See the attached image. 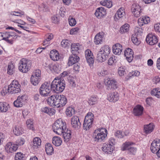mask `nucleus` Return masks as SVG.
Returning <instances> with one entry per match:
<instances>
[{"mask_svg": "<svg viewBox=\"0 0 160 160\" xmlns=\"http://www.w3.org/2000/svg\"><path fill=\"white\" fill-rule=\"evenodd\" d=\"M65 82L64 80L56 78L51 84L52 90L56 93L62 92L65 87Z\"/></svg>", "mask_w": 160, "mask_h": 160, "instance_id": "f257e3e1", "label": "nucleus"}, {"mask_svg": "<svg viewBox=\"0 0 160 160\" xmlns=\"http://www.w3.org/2000/svg\"><path fill=\"white\" fill-rule=\"evenodd\" d=\"M107 131L105 128H99L95 130L93 134L94 140L98 142L103 141L107 136Z\"/></svg>", "mask_w": 160, "mask_h": 160, "instance_id": "f03ea898", "label": "nucleus"}, {"mask_svg": "<svg viewBox=\"0 0 160 160\" xmlns=\"http://www.w3.org/2000/svg\"><path fill=\"white\" fill-rule=\"evenodd\" d=\"M66 124L61 119H59L56 121L52 126L53 132L56 134L61 135L62 132L66 129Z\"/></svg>", "mask_w": 160, "mask_h": 160, "instance_id": "7ed1b4c3", "label": "nucleus"}, {"mask_svg": "<svg viewBox=\"0 0 160 160\" xmlns=\"http://www.w3.org/2000/svg\"><path fill=\"white\" fill-rule=\"evenodd\" d=\"M32 65L31 61L25 58L22 59L19 62V69L23 73H26L30 70Z\"/></svg>", "mask_w": 160, "mask_h": 160, "instance_id": "20e7f679", "label": "nucleus"}, {"mask_svg": "<svg viewBox=\"0 0 160 160\" xmlns=\"http://www.w3.org/2000/svg\"><path fill=\"white\" fill-rule=\"evenodd\" d=\"M94 115L91 112H88L85 116L83 124L84 130H87L91 127L93 120Z\"/></svg>", "mask_w": 160, "mask_h": 160, "instance_id": "39448f33", "label": "nucleus"}, {"mask_svg": "<svg viewBox=\"0 0 160 160\" xmlns=\"http://www.w3.org/2000/svg\"><path fill=\"white\" fill-rule=\"evenodd\" d=\"M50 82H45L42 84L39 89L40 94L42 96L46 97L49 95V93L52 89Z\"/></svg>", "mask_w": 160, "mask_h": 160, "instance_id": "423d86ee", "label": "nucleus"}, {"mask_svg": "<svg viewBox=\"0 0 160 160\" xmlns=\"http://www.w3.org/2000/svg\"><path fill=\"white\" fill-rule=\"evenodd\" d=\"M21 85L16 80H13L10 84L8 85V91L11 93H16L21 91L20 87Z\"/></svg>", "mask_w": 160, "mask_h": 160, "instance_id": "0eeeda50", "label": "nucleus"}, {"mask_svg": "<svg viewBox=\"0 0 160 160\" xmlns=\"http://www.w3.org/2000/svg\"><path fill=\"white\" fill-rule=\"evenodd\" d=\"M59 95H53L47 99L48 103L51 106H54L57 108L59 107Z\"/></svg>", "mask_w": 160, "mask_h": 160, "instance_id": "6e6552de", "label": "nucleus"}, {"mask_svg": "<svg viewBox=\"0 0 160 160\" xmlns=\"http://www.w3.org/2000/svg\"><path fill=\"white\" fill-rule=\"evenodd\" d=\"M2 39L10 43H12L13 39L16 37L13 32H5L2 33Z\"/></svg>", "mask_w": 160, "mask_h": 160, "instance_id": "1a4fd4ad", "label": "nucleus"}, {"mask_svg": "<svg viewBox=\"0 0 160 160\" xmlns=\"http://www.w3.org/2000/svg\"><path fill=\"white\" fill-rule=\"evenodd\" d=\"M26 96L22 95L18 97L17 99L13 103L14 106L16 107H20L23 106L26 99Z\"/></svg>", "mask_w": 160, "mask_h": 160, "instance_id": "9d476101", "label": "nucleus"}, {"mask_svg": "<svg viewBox=\"0 0 160 160\" xmlns=\"http://www.w3.org/2000/svg\"><path fill=\"white\" fill-rule=\"evenodd\" d=\"M146 41L150 45H153L157 43L158 38L156 36L149 33L146 37Z\"/></svg>", "mask_w": 160, "mask_h": 160, "instance_id": "9b49d317", "label": "nucleus"}, {"mask_svg": "<svg viewBox=\"0 0 160 160\" xmlns=\"http://www.w3.org/2000/svg\"><path fill=\"white\" fill-rule=\"evenodd\" d=\"M18 148L17 144H12L9 142L7 143L5 146V150L8 153H12L16 151Z\"/></svg>", "mask_w": 160, "mask_h": 160, "instance_id": "f8f14e48", "label": "nucleus"}, {"mask_svg": "<svg viewBox=\"0 0 160 160\" xmlns=\"http://www.w3.org/2000/svg\"><path fill=\"white\" fill-rule=\"evenodd\" d=\"M160 148V139H156L151 144L150 149L153 153H156L158 150Z\"/></svg>", "mask_w": 160, "mask_h": 160, "instance_id": "ddd939ff", "label": "nucleus"}, {"mask_svg": "<svg viewBox=\"0 0 160 160\" xmlns=\"http://www.w3.org/2000/svg\"><path fill=\"white\" fill-rule=\"evenodd\" d=\"M71 124L72 127L73 128L76 129L79 128L81 124L78 117L77 116L72 117L71 119Z\"/></svg>", "mask_w": 160, "mask_h": 160, "instance_id": "4468645a", "label": "nucleus"}, {"mask_svg": "<svg viewBox=\"0 0 160 160\" xmlns=\"http://www.w3.org/2000/svg\"><path fill=\"white\" fill-rule=\"evenodd\" d=\"M76 54L73 53L70 56L68 63V66H72L79 61L80 58Z\"/></svg>", "mask_w": 160, "mask_h": 160, "instance_id": "2eb2a0df", "label": "nucleus"}, {"mask_svg": "<svg viewBox=\"0 0 160 160\" xmlns=\"http://www.w3.org/2000/svg\"><path fill=\"white\" fill-rule=\"evenodd\" d=\"M143 108L140 105H137L133 110V113L135 116H139L142 115Z\"/></svg>", "mask_w": 160, "mask_h": 160, "instance_id": "dca6fc26", "label": "nucleus"}, {"mask_svg": "<svg viewBox=\"0 0 160 160\" xmlns=\"http://www.w3.org/2000/svg\"><path fill=\"white\" fill-rule=\"evenodd\" d=\"M133 52L130 48H127L124 52V55L126 57L127 60L130 62H131L133 58Z\"/></svg>", "mask_w": 160, "mask_h": 160, "instance_id": "f3484780", "label": "nucleus"}, {"mask_svg": "<svg viewBox=\"0 0 160 160\" xmlns=\"http://www.w3.org/2000/svg\"><path fill=\"white\" fill-rule=\"evenodd\" d=\"M122 47L119 43L115 44L112 47V51L113 53L116 55H119L122 52Z\"/></svg>", "mask_w": 160, "mask_h": 160, "instance_id": "a211bd4d", "label": "nucleus"}, {"mask_svg": "<svg viewBox=\"0 0 160 160\" xmlns=\"http://www.w3.org/2000/svg\"><path fill=\"white\" fill-rule=\"evenodd\" d=\"M108 98L110 102H115L119 99V94L117 92H113L109 93Z\"/></svg>", "mask_w": 160, "mask_h": 160, "instance_id": "6ab92c4d", "label": "nucleus"}, {"mask_svg": "<svg viewBox=\"0 0 160 160\" xmlns=\"http://www.w3.org/2000/svg\"><path fill=\"white\" fill-rule=\"evenodd\" d=\"M104 33L103 32H99L95 37L94 42L97 45L101 43L104 38Z\"/></svg>", "mask_w": 160, "mask_h": 160, "instance_id": "aec40b11", "label": "nucleus"}, {"mask_svg": "<svg viewBox=\"0 0 160 160\" xmlns=\"http://www.w3.org/2000/svg\"><path fill=\"white\" fill-rule=\"evenodd\" d=\"M102 149L106 153L111 154L114 150V148L112 146L105 144H103Z\"/></svg>", "mask_w": 160, "mask_h": 160, "instance_id": "412c9836", "label": "nucleus"}, {"mask_svg": "<svg viewBox=\"0 0 160 160\" xmlns=\"http://www.w3.org/2000/svg\"><path fill=\"white\" fill-rule=\"evenodd\" d=\"M150 22V18L146 16L142 17L138 20V23L139 26H142L144 24H147Z\"/></svg>", "mask_w": 160, "mask_h": 160, "instance_id": "4be33fe9", "label": "nucleus"}, {"mask_svg": "<svg viewBox=\"0 0 160 160\" xmlns=\"http://www.w3.org/2000/svg\"><path fill=\"white\" fill-rule=\"evenodd\" d=\"M50 57L54 61H57L59 58V53L56 50H52L50 51Z\"/></svg>", "mask_w": 160, "mask_h": 160, "instance_id": "5701e85b", "label": "nucleus"}, {"mask_svg": "<svg viewBox=\"0 0 160 160\" xmlns=\"http://www.w3.org/2000/svg\"><path fill=\"white\" fill-rule=\"evenodd\" d=\"M108 57L104 54L103 53L100 52V51H99L97 54V59L98 62H102L107 59Z\"/></svg>", "mask_w": 160, "mask_h": 160, "instance_id": "b1692460", "label": "nucleus"}, {"mask_svg": "<svg viewBox=\"0 0 160 160\" xmlns=\"http://www.w3.org/2000/svg\"><path fill=\"white\" fill-rule=\"evenodd\" d=\"M71 131L67 128L65 129V130L62 132V134L61 135H62L64 141H68L69 139L71 138Z\"/></svg>", "mask_w": 160, "mask_h": 160, "instance_id": "393cba45", "label": "nucleus"}, {"mask_svg": "<svg viewBox=\"0 0 160 160\" xmlns=\"http://www.w3.org/2000/svg\"><path fill=\"white\" fill-rule=\"evenodd\" d=\"M80 46L79 43L72 44L71 45V51L72 54L78 53Z\"/></svg>", "mask_w": 160, "mask_h": 160, "instance_id": "a878e982", "label": "nucleus"}, {"mask_svg": "<svg viewBox=\"0 0 160 160\" xmlns=\"http://www.w3.org/2000/svg\"><path fill=\"white\" fill-rule=\"evenodd\" d=\"M41 141L40 138L36 137L33 139V143L32 144V147L34 149L38 148L41 145Z\"/></svg>", "mask_w": 160, "mask_h": 160, "instance_id": "bb28decb", "label": "nucleus"}, {"mask_svg": "<svg viewBox=\"0 0 160 160\" xmlns=\"http://www.w3.org/2000/svg\"><path fill=\"white\" fill-rule=\"evenodd\" d=\"M99 51L108 56L110 52V49L108 46L105 45L102 47Z\"/></svg>", "mask_w": 160, "mask_h": 160, "instance_id": "cd10ccee", "label": "nucleus"}, {"mask_svg": "<svg viewBox=\"0 0 160 160\" xmlns=\"http://www.w3.org/2000/svg\"><path fill=\"white\" fill-rule=\"evenodd\" d=\"M9 105L7 103L3 102H0V112H6L8 110Z\"/></svg>", "mask_w": 160, "mask_h": 160, "instance_id": "c85d7f7f", "label": "nucleus"}, {"mask_svg": "<svg viewBox=\"0 0 160 160\" xmlns=\"http://www.w3.org/2000/svg\"><path fill=\"white\" fill-rule=\"evenodd\" d=\"M45 150L47 154L48 155H51L53 153V149L50 143H47L45 145Z\"/></svg>", "mask_w": 160, "mask_h": 160, "instance_id": "c756f323", "label": "nucleus"}, {"mask_svg": "<svg viewBox=\"0 0 160 160\" xmlns=\"http://www.w3.org/2000/svg\"><path fill=\"white\" fill-rule=\"evenodd\" d=\"M59 107L64 106L67 102V99L64 95H59Z\"/></svg>", "mask_w": 160, "mask_h": 160, "instance_id": "7c9ffc66", "label": "nucleus"}, {"mask_svg": "<svg viewBox=\"0 0 160 160\" xmlns=\"http://www.w3.org/2000/svg\"><path fill=\"white\" fill-rule=\"evenodd\" d=\"M13 132L15 135L18 136L22 133L23 132V129L20 126H16L13 129Z\"/></svg>", "mask_w": 160, "mask_h": 160, "instance_id": "2f4dec72", "label": "nucleus"}, {"mask_svg": "<svg viewBox=\"0 0 160 160\" xmlns=\"http://www.w3.org/2000/svg\"><path fill=\"white\" fill-rule=\"evenodd\" d=\"M144 128L145 133L148 134L152 131L153 129V125L152 124L150 123L149 124L145 125Z\"/></svg>", "mask_w": 160, "mask_h": 160, "instance_id": "473e14b6", "label": "nucleus"}, {"mask_svg": "<svg viewBox=\"0 0 160 160\" xmlns=\"http://www.w3.org/2000/svg\"><path fill=\"white\" fill-rule=\"evenodd\" d=\"M52 142L56 146H60L62 142V140L60 138L58 137H54L52 138Z\"/></svg>", "mask_w": 160, "mask_h": 160, "instance_id": "72a5a7b5", "label": "nucleus"}, {"mask_svg": "<svg viewBox=\"0 0 160 160\" xmlns=\"http://www.w3.org/2000/svg\"><path fill=\"white\" fill-rule=\"evenodd\" d=\"M107 83L109 85V87L111 88L115 89L117 88V82L115 80H109L107 82Z\"/></svg>", "mask_w": 160, "mask_h": 160, "instance_id": "f704fd0d", "label": "nucleus"}, {"mask_svg": "<svg viewBox=\"0 0 160 160\" xmlns=\"http://www.w3.org/2000/svg\"><path fill=\"white\" fill-rule=\"evenodd\" d=\"M41 79V78H37L33 76H32L30 78V80L31 83L33 85L36 86L39 84Z\"/></svg>", "mask_w": 160, "mask_h": 160, "instance_id": "c9c22d12", "label": "nucleus"}, {"mask_svg": "<svg viewBox=\"0 0 160 160\" xmlns=\"http://www.w3.org/2000/svg\"><path fill=\"white\" fill-rule=\"evenodd\" d=\"M15 71L14 65L11 63H9L7 69V73L10 75H12Z\"/></svg>", "mask_w": 160, "mask_h": 160, "instance_id": "e433bc0d", "label": "nucleus"}, {"mask_svg": "<svg viewBox=\"0 0 160 160\" xmlns=\"http://www.w3.org/2000/svg\"><path fill=\"white\" fill-rule=\"evenodd\" d=\"M151 93L152 95L155 96L158 98H160V88H157L153 89Z\"/></svg>", "mask_w": 160, "mask_h": 160, "instance_id": "4c0bfd02", "label": "nucleus"}, {"mask_svg": "<svg viewBox=\"0 0 160 160\" xmlns=\"http://www.w3.org/2000/svg\"><path fill=\"white\" fill-rule=\"evenodd\" d=\"M54 110L53 109L49 108L48 107L42 108L41 109V111L42 112L47 113L50 115L53 114V111Z\"/></svg>", "mask_w": 160, "mask_h": 160, "instance_id": "58836bf2", "label": "nucleus"}, {"mask_svg": "<svg viewBox=\"0 0 160 160\" xmlns=\"http://www.w3.org/2000/svg\"><path fill=\"white\" fill-rule=\"evenodd\" d=\"M140 75V72L138 71H135L132 72H130L126 77V79L128 80L130 78L133 76H138Z\"/></svg>", "mask_w": 160, "mask_h": 160, "instance_id": "ea45409f", "label": "nucleus"}, {"mask_svg": "<svg viewBox=\"0 0 160 160\" xmlns=\"http://www.w3.org/2000/svg\"><path fill=\"white\" fill-rule=\"evenodd\" d=\"M53 71L56 73H59L61 71V66L58 64H53V67H52L51 71Z\"/></svg>", "mask_w": 160, "mask_h": 160, "instance_id": "a19ab883", "label": "nucleus"}, {"mask_svg": "<svg viewBox=\"0 0 160 160\" xmlns=\"http://www.w3.org/2000/svg\"><path fill=\"white\" fill-rule=\"evenodd\" d=\"M129 25L126 23L123 25L120 29V32L121 33H123L126 32H127L129 30Z\"/></svg>", "mask_w": 160, "mask_h": 160, "instance_id": "79ce46f5", "label": "nucleus"}, {"mask_svg": "<svg viewBox=\"0 0 160 160\" xmlns=\"http://www.w3.org/2000/svg\"><path fill=\"white\" fill-rule=\"evenodd\" d=\"M98 97L97 96H92L88 100V103L90 105H93L97 102Z\"/></svg>", "mask_w": 160, "mask_h": 160, "instance_id": "37998d69", "label": "nucleus"}, {"mask_svg": "<svg viewBox=\"0 0 160 160\" xmlns=\"http://www.w3.org/2000/svg\"><path fill=\"white\" fill-rule=\"evenodd\" d=\"M74 110L72 107H69L66 109V113L67 115L69 117L72 116L73 114L74 113Z\"/></svg>", "mask_w": 160, "mask_h": 160, "instance_id": "c03bdc74", "label": "nucleus"}, {"mask_svg": "<svg viewBox=\"0 0 160 160\" xmlns=\"http://www.w3.org/2000/svg\"><path fill=\"white\" fill-rule=\"evenodd\" d=\"M106 11H96L95 15L97 17L101 18L106 15Z\"/></svg>", "mask_w": 160, "mask_h": 160, "instance_id": "a18cd8bd", "label": "nucleus"}, {"mask_svg": "<svg viewBox=\"0 0 160 160\" xmlns=\"http://www.w3.org/2000/svg\"><path fill=\"white\" fill-rule=\"evenodd\" d=\"M123 134L122 132L118 130L117 131L115 132L114 135L116 137H117L118 138H122L124 136V135L125 136H127L128 134V132H125Z\"/></svg>", "mask_w": 160, "mask_h": 160, "instance_id": "49530a36", "label": "nucleus"}, {"mask_svg": "<svg viewBox=\"0 0 160 160\" xmlns=\"http://www.w3.org/2000/svg\"><path fill=\"white\" fill-rule=\"evenodd\" d=\"M59 16L58 13H57L55 15L51 17L52 22L53 23L58 24L59 22Z\"/></svg>", "mask_w": 160, "mask_h": 160, "instance_id": "de8ad7c7", "label": "nucleus"}, {"mask_svg": "<svg viewBox=\"0 0 160 160\" xmlns=\"http://www.w3.org/2000/svg\"><path fill=\"white\" fill-rule=\"evenodd\" d=\"M71 42L68 40H63L61 42V46L63 47H68L71 45Z\"/></svg>", "mask_w": 160, "mask_h": 160, "instance_id": "09e8293b", "label": "nucleus"}, {"mask_svg": "<svg viewBox=\"0 0 160 160\" xmlns=\"http://www.w3.org/2000/svg\"><path fill=\"white\" fill-rule=\"evenodd\" d=\"M132 144V142H126L122 144L121 147V150L122 151H124L127 150H128V148H130L129 146Z\"/></svg>", "mask_w": 160, "mask_h": 160, "instance_id": "8fccbe9b", "label": "nucleus"}, {"mask_svg": "<svg viewBox=\"0 0 160 160\" xmlns=\"http://www.w3.org/2000/svg\"><path fill=\"white\" fill-rule=\"evenodd\" d=\"M118 72L120 76H122L126 74L125 69L122 67H119L118 69Z\"/></svg>", "mask_w": 160, "mask_h": 160, "instance_id": "3c124183", "label": "nucleus"}, {"mask_svg": "<svg viewBox=\"0 0 160 160\" xmlns=\"http://www.w3.org/2000/svg\"><path fill=\"white\" fill-rule=\"evenodd\" d=\"M53 64L51 63H50V61H48L45 62L43 65L46 68V69H49L51 70L52 67H53Z\"/></svg>", "mask_w": 160, "mask_h": 160, "instance_id": "603ef678", "label": "nucleus"}, {"mask_svg": "<svg viewBox=\"0 0 160 160\" xmlns=\"http://www.w3.org/2000/svg\"><path fill=\"white\" fill-rule=\"evenodd\" d=\"M68 20L69 24L71 26H74L76 24V20L72 17L70 16L69 17Z\"/></svg>", "mask_w": 160, "mask_h": 160, "instance_id": "864d4df0", "label": "nucleus"}, {"mask_svg": "<svg viewBox=\"0 0 160 160\" xmlns=\"http://www.w3.org/2000/svg\"><path fill=\"white\" fill-rule=\"evenodd\" d=\"M131 39L133 43L135 45H138L140 43V41L138 40L137 38L135 36V35H134V36L132 35Z\"/></svg>", "mask_w": 160, "mask_h": 160, "instance_id": "5fc2aeb1", "label": "nucleus"}, {"mask_svg": "<svg viewBox=\"0 0 160 160\" xmlns=\"http://www.w3.org/2000/svg\"><path fill=\"white\" fill-rule=\"evenodd\" d=\"M128 152L131 154L134 155L137 151V148H135L130 147L128 148Z\"/></svg>", "mask_w": 160, "mask_h": 160, "instance_id": "6e6d98bb", "label": "nucleus"}, {"mask_svg": "<svg viewBox=\"0 0 160 160\" xmlns=\"http://www.w3.org/2000/svg\"><path fill=\"white\" fill-rule=\"evenodd\" d=\"M24 157L23 155L21 153H17L15 156V160H23Z\"/></svg>", "mask_w": 160, "mask_h": 160, "instance_id": "4d7b16f0", "label": "nucleus"}, {"mask_svg": "<svg viewBox=\"0 0 160 160\" xmlns=\"http://www.w3.org/2000/svg\"><path fill=\"white\" fill-rule=\"evenodd\" d=\"M41 71L39 69H37L35 70V72L33 73L32 76H35L37 78H41Z\"/></svg>", "mask_w": 160, "mask_h": 160, "instance_id": "13d9d810", "label": "nucleus"}, {"mask_svg": "<svg viewBox=\"0 0 160 160\" xmlns=\"http://www.w3.org/2000/svg\"><path fill=\"white\" fill-rule=\"evenodd\" d=\"M108 142L109 144H108L111 146H112L114 148V146L116 143L115 139L113 138H111L109 139Z\"/></svg>", "mask_w": 160, "mask_h": 160, "instance_id": "bf43d9fd", "label": "nucleus"}, {"mask_svg": "<svg viewBox=\"0 0 160 160\" xmlns=\"http://www.w3.org/2000/svg\"><path fill=\"white\" fill-rule=\"evenodd\" d=\"M124 11H117L115 15V16L116 17L117 15L119 18L122 17L124 15Z\"/></svg>", "mask_w": 160, "mask_h": 160, "instance_id": "052dcab7", "label": "nucleus"}, {"mask_svg": "<svg viewBox=\"0 0 160 160\" xmlns=\"http://www.w3.org/2000/svg\"><path fill=\"white\" fill-rule=\"evenodd\" d=\"M79 30V28L78 27L72 28L70 30V34H75L78 32Z\"/></svg>", "mask_w": 160, "mask_h": 160, "instance_id": "680f3d73", "label": "nucleus"}, {"mask_svg": "<svg viewBox=\"0 0 160 160\" xmlns=\"http://www.w3.org/2000/svg\"><path fill=\"white\" fill-rule=\"evenodd\" d=\"M11 14L17 16H21L24 14V12H18L13 11L11 12Z\"/></svg>", "mask_w": 160, "mask_h": 160, "instance_id": "e2e57ef3", "label": "nucleus"}, {"mask_svg": "<svg viewBox=\"0 0 160 160\" xmlns=\"http://www.w3.org/2000/svg\"><path fill=\"white\" fill-rule=\"evenodd\" d=\"M104 6H106V7L108 8H110L112 6V3L111 2H108V1H105L104 3L103 4Z\"/></svg>", "mask_w": 160, "mask_h": 160, "instance_id": "0e129e2a", "label": "nucleus"}, {"mask_svg": "<svg viewBox=\"0 0 160 160\" xmlns=\"http://www.w3.org/2000/svg\"><path fill=\"white\" fill-rule=\"evenodd\" d=\"M85 55L86 58L93 56L92 53L91 51L88 49L85 51Z\"/></svg>", "mask_w": 160, "mask_h": 160, "instance_id": "69168bd1", "label": "nucleus"}, {"mask_svg": "<svg viewBox=\"0 0 160 160\" xmlns=\"http://www.w3.org/2000/svg\"><path fill=\"white\" fill-rule=\"evenodd\" d=\"M25 141L23 138H20L18 139L16 141V143L18 147V145H23Z\"/></svg>", "mask_w": 160, "mask_h": 160, "instance_id": "338daca9", "label": "nucleus"}, {"mask_svg": "<svg viewBox=\"0 0 160 160\" xmlns=\"http://www.w3.org/2000/svg\"><path fill=\"white\" fill-rule=\"evenodd\" d=\"M132 12L135 17L138 18L140 15L141 11H132Z\"/></svg>", "mask_w": 160, "mask_h": 160, "instance_id": "774afa93", "label": "nucleus"}]
</instances>
